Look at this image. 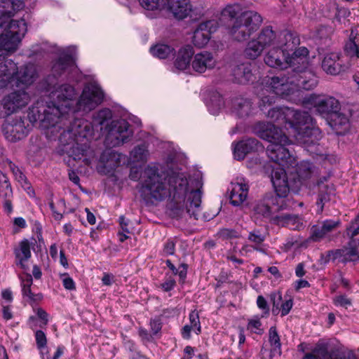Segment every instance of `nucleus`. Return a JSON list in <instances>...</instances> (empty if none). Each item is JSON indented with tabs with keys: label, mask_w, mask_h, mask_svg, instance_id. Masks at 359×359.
<instances>
[{
	"label": "nucleus",
	"mask_w": 359,
	"mask_h": 359,
	"mask_svg": "<svg viewBox=\"0 0 359 359\" xmlns=\"http://www.w3.org/2000/svg\"><path fill=\"white\" fill-rule=\"evenodd\" d=\"M313 168V166L309 161H302L298 164L296 169L297 178L295 180V183H299V187L304 184L305 181L312 177Z\"/></svg>",
	"instance_id": "33"
},
{
	"label": "nucleus",
	"mask_w": 359,
	"mask_h": 359,
	"mask_svg": "<svg viewBox=\"0 0 359 359\" xmlns=\"http://www.w3.org/2000/svg\"><path fill=\"white\" fill-rule=\"evenodd\" d=\"M298 44L299 40L292 33H285L283 42L267 50L264 56L265 64L274 69H287L288 52L292 51Z\"/></svg>",
	"instance_id": "10"
},
{
	"label": "nucleus",
	"mask_w": 359,
	"mask_h": 359,
	"mask_svg": "<svg viewBox=\"0 0 359 359\" xmlns=\"http://www.w3.org/2000/svg\"><path fill=\"white\" fill-rule=\"evenodd\" d=\"M13 196V191L8 177L0 173V197L2 198H11Z\"/></svg>",
	"instance_id": "40"
},
{
	"label": "nucleus",
	"mask_w": 359,
	"mask_h": 359,
	"mask_svg": "<svg viewBox=\"0 0 359 359\" xmlns=\"http://www.w3.org/2000/svg\"><path fill=\"white\" fill-rule=\"evenodd\" d=\"M2 314L4 319H5L6 320H9L13 318V313L11 311L10 306H3Z\"/></svg>",
	"instance_id": "62"
},
{
	"label": "nucleus",
	"mask_w": 359,
	"mask_h": 359,
	"mask_svg": "<svg viewBox=\"0 0 359 359\" xmlns=\"http://www.w3.org/2000/svg\"><path fill=\"white\" fill-rule=\"evenodd\" d=\"M275 194H266L262 199L255 202L253 206L255 215L266 218H271L273 221V214L288 207L287 199L289 184L285 170L278 167L273 168L271 173Z\"/></svg>",
	"instance_id": "8"
},
{
	"label": "nucleus",
	"mask_w": 359,
	"mask_h": 359,
	"mask_svg": "<svg viewBox=\"0 0 359 359\" xmlns=\"http://www.w3.org/2000/svg\"><path fill=\"white\" fill-rule=\"evenodd\" d=\"M151 329L153 334L158 333L162 327L161 322L159 319L155 318L150 321Z\"/></svg>",
	"instance_id": "59"
},
{
	"label": "nucleus",
	"mask_w": 359,
	"mask_h": 359,
	"mask_svg": "<svg viewBox=\"0 0 359 359\" xmlns=\"http://www.w3.org/2000/svg\"><path fill=\"white\" fill-rule=\"evenodd\" d=\"M38 77L37 66L32 62L20 67L12 60L0 63V89L8 86L20 88L0 101V118H6L29 104L31 97L27 89Z\"/></svg>",
	"instance_id": "3"
},
{
	"label": "nucleus",
	"mask_w": 359,
	"mask_h": 359,
	"mask_svg": "<svg viewBox=\"0 0 359 359\" xmlns=\"http://www.w3.org/2000/svg\"><path fill=\"white\" fill-rule=\"evenodd\" d=\"M232 112L241 118L247 117L252 113L251 102L243 97H236L232 100Z\"/></svg>",
	"instance_id": "28"
},
{
	"label": "nucleus",
	"mask_w": 359,
	"mask_h": 359,
	"mask_svg": "<svg viewBox=\"0 0 359 359\" xmlns=\"http://www.w3.org/2000/svg\"><path fill=\"white\" fill-rule=\"evenodd\" d=\"M62 284L64 287L69 290H74L76 288L74 281L68 276H65L62 278Z\"/></svg>",
	"instance_id": "58"
},
{
	"label": "nucleus",
	"mask_w": 359,
	"mask_h": 359,
	"mask_svg": "<svg viewBox=\"0 0 359 359\" xmlns=\"http://www.w3.org/2000/svg\"><path fill=\"white\" fill-rule=\"evenodd\" d=\"M73 115L67 116V119L62 122V129L57 136L48 137L50 140L58 138L59 142L64 146H70L68 151H65L76 159L83 158L86 165H90L95 158V151L89 147L88 142L93 138L94 127L91 122L85 119H75L72 123L69 118Z\"/></svg>",
	"instance_id": "4"
},
{
	"label": "nucleus",
	"mask_w": 359,
	"mask_h": 359,
	"mask_svg": "<svg viewBox=\"0 0 359 359\" xmlns=\"http://www.w3.org/2000/svg\"><path fill=\"white\" fill-rule=\"evenodd\" d=\"M302 104L306 107L315 108L321 115H330V118L339 109L338 100L325 95H309L303 99Z\"/></svg>",
	"instance_id": "12"
},
{
	"label": "nucleus",
	"mask_w": 359,
	"mask_h": 359,
	"mask_svg": "<svg viewBox=\"0 0 359 359\" xmlns=\"http://www.w3.org/2000/svg\"><path fill=\"white\" fill-rule=\"evenodd\" d=\"M49 207L52 211L53 217H54V219L57 221H60L62 219L63 215H62V214L58 212L56 210L53 202L49 203Z\"/></svg>",
	"instance_id": "63"
},
{
	"label": "nucleus",
	"mask_w": 359,
	"mask_h": 359,
	"mask_svg": "<svg viewBox=\"0 0 359 359\" xmlns=\"http://www.w3.org/2000/svg\"><path fill=\"white\" fill-rule=\"evenodd\" d=\"M257 306L260 309L265 311L266 313H269V309L268 306V304H267V302L266 301V299L264 298V297H262L261 295L258 296L257 299Z\"/></svg>",
	"instance_id": "60"
},
{
	"label": "nucleus",
	"mask_w": 359,
	"mask_h": 359,
	"mask_svg": "<svg viewBox=\"0 0 359 359\" xmlns=\"http://www.w3.org/2000/svg\"><path fill=\"white\" fill-rule=\"evenodd\" d=\"M266 116L272 121L285 123L289 135L306 147L314 145L321 139V132L313 126V118L308 112L283 107L269 109Z\"/></svg>",
	"instance_id": "6"
},
{
	"label": "nucleus",
	"mask_w": 359,
	"mask_h": 359,
	"mask_svg": "<svg viewBox=\"0 0 359 359\" xmlns=\"http://www.w3.org/2000/svg\"><path fill=\"white\" fill-rule=\"evenodd\" d=\"M139 192L147 203L162 201L170 197L169 209L172 217L182 218L188 215L198 219L201 216L200 188H192L182 172L163 171L158 165L149 164L144 169Z\"/></svg>",
	"instance_id": "2"
},
{
	"label": "nucleus",
	"mask_w": 359,
	"mask_h": 359,
	"mask_svg": "<svg viewBox=\"0 0 359 359\" xmlns=\"http://www.w3.org/2000/svg\"><path fill=\"white\" fill-rule=\"evenodd\" d=\"M217 64V59L212 53L208 51H202L193 57L191 68L194 72L201 74L207 70L213 69Z\"/></svg>",
	"instance_id": "16"
},
{
	"label": "nucleus",
	"mask_w": 359,
	"mask_h": 359,
	"mask_svg": "<svg viewBox=\"0 0 359 359\" xmlns=\"http://www.w3.org/2000/svg\"><path fill=\"white\" fill-rule=\"evenodd\" d=\"M334 303L337 306L347 308L348 306H351V301L346 295H339L334 297Z\"/></svg>",
	"instance_id": "51"
},
{
	"label": "nucleus",
	"mask_w": 359,
	"mask_h": 359,
	"mask_svg": "<svg viewBox=\"0 0 359 359\" xmlns=\"http://www.w3.org/2000/svg\"><path fill=\"white\" fill-rule=\"evenodd\" d=\"M29 125L25 123L21 116L7 119L2 126L5 137L10 142H16L24 138L29 132Z\"/></svg>",
	"instance_id": "14"
},
{
	"label": "nucleus",
	"mask_w": 359,
	"mask_h": 359,
	"mask_svg": "<svg viewBox=\"0 0 359 359\" xmlns=\"http://www.w3.org/2000/svg\"><path fill=\"white\" fill-rule=\"evenodd\" d=\"M293 306V302L292 299H288L285 300L283 303H282L280 307L279 308V311L281 312V316H285L287 315L290 310L292 309Z\"/></svg>",
	"instance_id": "53"
},
{
	"label": "nucleus",
	"mask_w": 359,
	"mask_h": 359,
	"mask_svg": "<svg viewBox=\"0 0 359 359\" xmlns=\"http://www.w3.org/2000/svg\"><path fill=\"white\" fill-rule=\"evenodd\" d=\"M36 315L38 316L39 318H40L42 322H43V324L44 325H46L47 323H48V313L43 310L41 308H38L36 309Z\"/></svg>",
	"instance_id": "61"
},
{
	"label": "nucleus",
	"mask_w": 359,
	"mask_h": 359,
	"mask_svg": "<svg viewBox=\"0 0 359 359\" xmlns=\"http://www.w3.org/2000/svg\"><path fill=\"white\" fill-rule=\"evenodd\" d=\"M111 117L112 113L109 109H102L95 113L93 116V122L91 123L94 127V130L97 129L98 127L102 130L103 126L106 125Z\"/></svg>",
	"instance_id": "35"
},
{
	"label": "nucleus",
	"mask_w": 359,
	"mask_h": 359,
	"mask_svg": "<svg viewBox=\"0 0 359 359\" xmlns=\"http://www.w3.org/2000/svg\"><path fill=\"white\" fill-rule=\"evenodd\" d=\"M174 49L167 44H157L150 48L151 53L159 59H165L173 55Z\"/></svg>",
	"instance_id": "38"
},
{
	"label": "nucleus",
	"mask_w": 359,
	"mask_h": 359,
	"mask_svg": "<svg viewBox=\"0 0 359 359\" xmlns=\"http://www.w3.org/2000/svg\"><path fill=\"white\" fill-rule=\"evenodd\" d=\"M7 165L13 172L15 180L22 185L25 186L28 184L27 179L22 170L16 166L12 161H8Z\"/></svg>",
	"instance_id": "41"
},
{
	"label": "nucleus",
	"mask_w": 359,
	"mask_h": 359,
	"mask_svg": "<svg viewBox=\"0 0 359 359\" xmlns=\"http://www.w3.org/2000/svg\"><path fill=\"white\" fill-rule=\"evenodd\" d=\"M299 77L291 75L266 78L264 88L259 93L261 110L264 111L267 106L274 102V95L296 101L293 97H299L301 89L311 90L318 83L317 78L312 72L305 73L304 76Z\"/></svg>",
	"instance_id": "5"
},
{
	"label": "nucleus",
	"mask_w": 359,
	"mask_h": 359,
	"mask_svg": "<svg viewBox=\"0 0 359 359\" xmlns=\"http://www.w3.org/2000/svg\"><path fill=\"white\" fill-rule=\"evenodd\" d=\"M220 236L224 238H238L239 237V234L237 231L233 229H224L220 231Z\"/></svg>",
	"instance_id": "55"
},
{
	"label": "nucleus",
	"mask_w": 359,
	"mask_h": 359,
	"mask_svg": "<svg viewBox=\"0 0 359 359\" xmlns=\"http://www.w3.org/2000/svg\"><path fill=\"white\" fill-rule=\"evenodd\" d=\"M76 48L69 46L58 48L59 58L52 65L51 74L40 83L41 88L55 102L46 104L39 103L29 108L28 118L31 123L39 121V127L47 137L57 136L62 129V122L76 112H88L100 104L104 93L95 83H88L83 89L79 99L75 88L67 83H59V77L65 74L68 78L77 72L73 53Z\"/></svg>",
	"instance_id": "1"
},
{
	"label": "nucleus",
	"mask_w": 359,
	"mask_h": 359,
	"mask_svg": "<svg viewBox=\"0 0 359 359\" xmlns=\"http://www.w3.org/2000/svg\"><path fill=\"white\" fill-rule=\"evenodd\" d=\"M193 330V327L189 325H186L182 330V336L184 339H189L191 337V331Z\"/></svg>",
	"instance_id": "64"
},
{
	"label": "nucleus",
	"mask_w": 359,
	"mask_h": 359,
	"mask_svg": "<svg viewBox=\"0 0 359 359\" xmlns=\"http://www.w3.org/2000/svg\"><path fill=\"white\" fill-rule=\"evenodd\" d=\"M139 3L148 12L147 15L150 18H154L165 10L166 6V0H139Z\"/></svg>",
	"instance_id": "31"
},
{
	"label": "nucleus",
	"mask_w": 359,
	"mask_h": 359,
	"mask_svg": "<svg viewBox=\"0 0 359 359\" xmlns=\"http://www.w3.org/2000/svg\"><path fill=\"white\" fill-rule=\"evenodd\" d=\"M194 55L193 48L186 46L179 50L174 62L175 69L183 71L191 67V58Z\"/></svg>",
	"instance_id": "27"
},
{
	"label": "nucleus",
	"mask_w": 359,
	"mask_h": 359,
	"mask_svg": "<svg viewBox=\"0 0 359 359\" xmlns=\"http://www.w3.org/2000/svg\"><path fill=\"white\" fill-rule=\"evenodd\" d=\"M214 24L212 21H207L199 25L193 36V43L196 46L202 48L208 43L211 33L213 32L212 29Z\"/></svg>",
	"instance_id": "21"
},
{
	"label": "nucleus",
	"mask_w": 359,
	"mask_h": 359,
	"mask_svg": "<svg viewBox=\"0 0 359 359\" xmlns=\"http://www.w3.org/2000/svg\"><path fill=\"white\" fill-rule=\"evenodd\" d=\"M328 357V344L318 341L310 353H306L302 359H326Z\"/></svg>",
	"instance_id": "34"
},
{
	"label": "nucleus",
	"mask_w": 359,
	"mask_h": 359,
	"mask_svg": "<svg viewBox=\"0 0 359 359\" xmlns=\"http://www.w3.org/2000/svg\"><path fill=\"white\" fill-rule=\"evenodd\" d=\"M287 32L278 34L271 27L264 28L258 34L257 39L263 46L264 50H269L271 48L277 47L281 42Z\"/></svg>",
	"instance_id": "19"
},
{
	"label": "nucleus",
	"mask_w": 359,
	"mask_h": 359,
	"mask_svg": "<svg viewBox=\"0 0 359 359\" xmlns=\"http://www.w3.org/2000/svg\"><path fill=\"white\" fill-rule=\"evenodd\" d=\"M121 155L111 149L104 150L100 156V162L107 172L115 169L120 163Z\"/></svg>",
	"instance_id": "30"
},
{
	"label": "nucleus",
	"mask_w": 359,
	"mask_h": 359,
	"mask_svg": "<svg viewBox=\"0 0 359 359\" xmlns=\"http://www.w3.org/2000/svg\"><path fill=\"white\" fill-rule=\"evenodd\" d=\"M190 325L193 327V330L197 334H200L201 332V327L199 320V317L196 313L192 311L189 314Z\"/></svg>",
	"instance_id": "48"
},
{
	"label": "nucleus",
	"mask_w": 359,
	"mask_h": 359,
	"mask_svg": "<svg viewBox=\"0 0 359 359\" xmlns=\"http://www.w3.org/2000/svg\"><path fill=\"white\" fill-rule=\"evenodd\" d=\"M269 342L271 346V351L268 356L265 355L266 350H262V357L265 359H271L276 355L281 354V343L280 336L276 327H271L269 330Z\"/></svg>",
	"instance_id": "26"
},
{
	"label": "nucleus",
	"mask_w": 359,
	"mask_h": 359,
	"mask_svg": "<svg viewBox=\"0 0 359 359\" xmlns=\"http://www.w3.org/2000/svg\"><path fill=\"white\" fill-rule=\"evenodd\" d=\"M177 19H184L191 11L189 0H166L165 8Z\"/></svg>",
	"instance_id": "20"
},
{
	"label": "nucleus",
	"mask_w": 359,
	"mask_h": 359,
	"mask_svg": "<svg viewBox=\"0 0 359 359\" xmlns=\"http://www.w3.org/2000/svg\"><path fill=\"white\" fill-rule=\"evenodd\" d=\"M233 153L234 158L238 161L244 159L246 154L257 149L258 141L255 139H247L236 144L233 143Z\"/></svg>",
	"instance_id": "23"
},
{
	"label": "nucleus",
	"mask_w": 359,
	"mask_h": 359,
	"mask_svg": "<svg viewBox=\"0 0 359 359\" xmlns=\"http://www.w3.org/2000/svg\"><path fill=\"white\" fill-rule=\"evenodd\" d=\"M262 22V18L257 12H244L236 19L230 33L236 40L244 41L259 27Z\"/></svg>",
	"instance_id": "11"
},
{
	"label": "nucleus",
	"mask_w": 359,
	"mask_h": 359,
	"mask_svg": "<svg viewBox=\"0 0 359 359\" xmlns=\"http://www.w3.org/2000/svg\"><path fill=\"white\" fill-rule=\"evenodd\" d=\"M233 76L235 81L238 83H248L253 76L252 65L250 63H243L235 67L233 69Z\"/></svg>",
	"instance_id": "29"
},
{
	"label": "nucleus",
	"mask_w": 359,
	"mask_h": 359,
	"mask_svg": "<svg viewBox=\"0 0 359 359\" xmlns=\"http://www.w3.org/2000/svg\"><path fill=\"white\" fill-rule=\"evenodd\" d=\"M149 156L147 147L144 144L135 147L130 153V157L134 162H145Z\"/></svg>",
	"instance_id": "39"
},
{
	"label": "nucleus",
	"mask_w": 359,
	"mask_h": 359,
	"mask_svg": "<svg viewBox=\"0 0 359 359\" xmlns=\"http://www.w3.org/2000/svg\"><path fill=\"white\" fill-rule=\"evenodd\" d=\"M36 345L39 348H42L46 346L47 339L44 332L41 330H38L35 333Z\"/></svg>",
	"instance_id": "52"
},
{
	"label": "nucleus",
	"mask_w": 359,
	"mask_h": 359,
	"mask_svg": "<svg viewBox=\"0 0 359 359\" xmlns=\"http://www.w3.org/2000/svg\"><path fill=\"white\" fill-rule=\"evenodd\" d=\"M345 52L349 57L359 59V44L350 39L345 45Z\"/></svg>",
	"instance_id": "46"
},
{
	"label": "nucleus",
	"mask_w": 359,
	"mask_h": 359,
	"mask_svg": "<svg viewBox=\"0 0 359 359\" xmlns=\"http://www.w3.org/2000/svg\"><path fill=\"white\" fill-rule=\"evenodd\" d=\"M322 67L326 73L332 75L338 74L344 70L340 57L337 53L326 55L323 60Z\"/></svg>",
	"instance_id": "25"
},
{
	"label": "nucleus",
	"mask_w": 359,
	"mask_h": 359,
	"mask_svg": "<svg viewBox=\"0 0 359 359\" xmlns=\"http://www.w3.org/2000/svg\"><path fill=\"white\" fill-rule=\"evenodd\" d=\"M15 255L17 264L25 269L26 262L31 257L30 244L28 240L25 239L19 243L18 248L15 250Z\"/></svg>",
	"instance_id": "32"
},
{
	"label": "nucleus",
	"mask_w": 359,
	"mask_h": 359,
	"mask_svg": "<svg viewBox=\"0 0 359 359\" xmlns=\"http://www.w3.org/2000/svg\"><path fill=\"white\" fill-rule=\"evenodd\" d=\"M270 299L273 304L272 312L277 314L279 312V304L282 301V295L279 292L271 293Z\"/></svg>",
	"instance_id": "49"
},
{
	"label": "nucleus",
	"mask_w": 359,
	"mask_h": 359,
	"mask_svg": "<svg viewBox=\"0 0 359 359\" xmlns=\"http://www.w3.org/2000/svg\"><path fill=\"white\" fill-rule=\"evenodd\" d=\"M25 1L0 0V60L16 51L27 31L24 19L8 22L14 11L24 8Z\"/></svg>",
	"instance_id": "7"
},
{
	"label": "nucleus",
	"mask_w": 359,
	"mask_h": 359,
	"mask_svg": "<svg viewBox=\"0 0 359 359\" xmlns=\"http://www.w3.org/2000/svg\"><path fill=\"white\" fill-rule=\"evenodd\" d=\"M265 239L266 235L257 229L250 231L248 236V240L254 245V249L261 252H264L262 245Z\"/></svg>",
	"instance_id": "37"
},
{
	"label": "nucleus",
	"mask_w": 359,
	"mask_h": 359,
	"mask_svg": "<svg viewBox=\"0 0 359 359\" xmlns=\"http://www.w3.org/2000/svg\"><path fill=\"white\" fill-rule=\"evenodd\" d=\"M355 242V240L352 239L348 243V247H345L335 251H329L327 254L329 259H339L342 262L353 261V257H356L358 254L355 248L356 244H354Z\"/></svg>",
	"instance_id": "24"
},
{
	"label": "nucleus",
	"mask_w": 359,
	"mask_h": 359,
	"mask_svg": "<svg viewBox=\"0 0 359 359\" xmlns=\"http://www.w3.org/2000/svg\"><path fill=\"white\" fill-rule=\"evenodd\" d=\"M347 234L353 239L359 233V215H358L347 228Z\"/></svg>",
	"instance_id": "50"
},
{
	"label": "nucleus",
	"mask_w": 359,
	"mask_h": 359,
	"mask_svg": "<svg viewBox=\"0 0 359 359\" xmlns=\"http://www.w3.org/2000/svg\"><path fill=\"white\" fill-rule=\"evenodd\" d=\"M175 244L172 241H167L163 248V254L165 255H172L175 253Z\"/></svg>",
	"instance_id": "56"
},
{
	"label": "nucleus",
	"mask_w": 359,
	"mask_h": 359,
	"mask_svg": "<svg viewBox=\"0 0 359 359\" xmlns=\"http://www.w3.org/2000/svg\"><path fill=\"white\" fill-rule=\"evenodd\" d=\"M50 47L47 43H36L30 48L27 55L29 57H36L41 55L43 53L50 51Z\"/></svg>",
	"instance_id": "43"
},
{
	"label": "nucleus",
	"mask_w": 359,
	"mask_h": 359,
	"mask_svg": "<svg viewBox=\"0 0 359 359\" xmlns=\"http://www.w3.org/2000/svg\"><path fill=\"white\" fill-rule=\"evenodd\" d=\"M309 50L305 47L294 48L292 51L288 52L287 55V68H292L295 72L292 75H296L297 78L299 76H304L305 73L311 72L306 71L307 68Z\"/></svg>",
	"instance_id": "15"
},
{
	"label": "nucleus",
	"mask_w": 359,
	"mask_h": 359,
	"mask_svg": "<svg viewBox=\"0 0 359 359\" xmlns=\"http://www.w3.org/2000/svg\"><path fill=\"white\" fill-rule=\"evenodd\" d=\"M133 135V132L126 121H114L109 127L106 142L109 146L118 147L128 142Z\"/></svg>",
	"instance_id": "13"
},
{
	"label": "nucleus",
	"mask_w": 359,
	"mask_h": 359,
	"mask_svg": "<svg viewBox=\"0 0 359 359\" xmlns=\"http://www.w3.org/2000/svg\"><path fill=\"white\" fill-rule=\"evenodd\" d=\"M249 186L245 179L237 177L231 184L230 202L234 206L241 205L247 198Z\"/></svg>",
	"instance_id": "17"
},
{
	"label": "nucleus",
	"mask_w": 359,
	"mask_h": 359,
	"mask_svg": "<svg viewBox=\"0 0 359 359\" xmlns=\"http://www.w3.org/2000/svg\"><path fill=\"white\" fill-rule=\"evenodd\" d=\"M22 293L24 298L29 302H36L42 299L41 294H34L32 292L31 287L22 288Z\"/></svg>",
	"instance_id": "47"
},
{
	"label": "nucleus",
	"mask_w": 359,
	"mask_h": 359,
	"mask_svg": "<svg viewBox=\"0 0 359 359\" xmlns=\"http://www.w3.org/2000/svg\"><path fill=\"white\" fill-rule=\"evenodd\" d=\"M175 286V280L172 277L167 278L165 281L161 284V287L165 292L172 290Z\"/></svg>",
	"instance_id": "54"
},
{
	"label": "nucleus",
	"mask_w": 359,
	"mask_h": 359,
	"mask_svg": "<svg viewBox=\"0 0 359 359\" xmlns=\"http://www.w3.org/2000/svg\"><path fill=\"white\" fill-rule=\"evenodd\" d=\"M253 130L260 138L270 142L266 152L272 161L277 163L279 166L292 164L294 158L285 147L292 141L280 129L271 123L258 122L254 126Z\"/></svg>",
	"instance_id": "9"
},
{
	"label": "nucleus",
	"mask_w": 359,
	"mask_h": 359,
	"mask_svg": "<svg viewBox=\"0 0 359 359\" xmlns=\"http://www.w3.org/2000/svg\"><path fill=\"white\" fill-rule=\"evenodd\" d=\"M273 222L277 225L285 226L292 230H299L304 226L302 219L296 215H276L273 217Z\"/></svg>",
	"instance_id": "22"
},
{
	"label": "nucleus",
	"mask_w": 359,
	"mask_h": 359,
	"mask_svg": "<svg viewBox=\"0 0 359 359\" xmlns=\"http://www.w3.org/2000/svg\"><path fill=\"white\" fill-rule=\"evenodd\" d=\"M264 48L257 38L250 40L245 48V54L250 59L255 60L260 56Z\"/></svg>",
	"instance_id": "36"
},
{
	"label": "nucleus",
	"mask_w": 359,
	"mask_h": 359,
	"mask_svg": "<svg viewBox=\"0 0 359 359\" xmlns=\"http://www.w3.org/2000/svg\"><path fill=\"white\" fill-rule=\"evenodd\" d=\"M330 118L332 122L331 126L336 129L337 127H344V129L348 128V118L346 116L336 112Z\"/></svg>",
	"instance_id": "42"
},
{
	"label": "nucleus",
	"mask_w": 359,
	"mask_h": 359,
	"mask_svg": "<svg viewBox=\"0 0 359 359\" xmlns=\"http://www.w3.org/2000/svg\"><path fill=\"white\" fill-rule=\"evenodd\" d=\"M248 330L251 332L262 334L264 333V327L260 321V319L257 316H255L248 321Z\"/></svg>",
	"instance_id": "44"
},
{
	"label": "nucleus",
	"mask_w": 359,
	"mask_h": 359,
	"mask_svg": "<svg viewBox=\"0 0 359 359\" xmlns=\"http://www.w3.org/2000/svg\"><path fill=\"white\" fill-rule=\"evenodd\" d=\"M241 8L239 4H235L226 6L222 11V16L233 19L241 12Z\"/></svg>",
	"instance_id": "45"
},
{
	"label": "nucleus",
	"mask_w": 359,
	"mask_h": 359,
	"mask_svg": "<svg viewBox=\"0 0 359 359\" xmlns=\"http://www.w3.org/2000/svg\"><path fill=\"white\" fill-rule=\"evenodd\" d=\"M21 286L22 288L31 287L32 285V277L29 273H25L21 276Z\"/></svg>",
	"instance_id": "57"
},
{
	"label": "nucleus",
	"mask_w": 359,
	"mask_h": 359,
	"mask_svg": "<svg viewBox=\"0 0 359 359\" xmlns=\"http://www.w3.org/2000/svg\"><path fill=\"white\" fill-rule=\"evenodd\" d=\"M341 224L340 220L327 219L321 224L313 225L311 229L309 240L318 242L325 238L330 233L336 229Z\"/></svg>",
	"instance_id": "18"
}]
</instances>
